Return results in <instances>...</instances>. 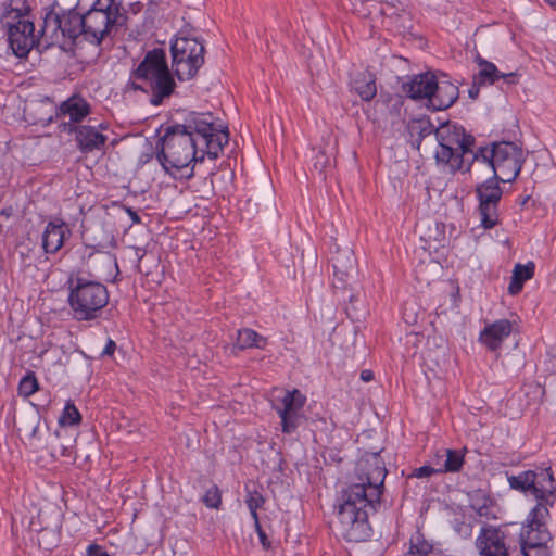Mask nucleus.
Wrapping results in <instances>:
<instances>
[{
  "label": "nucleus",
  "instance_id": "nucleus-1",
  "mask_svg": "<svg viewBox=\"0 0 556 556\" xmlns=\"http://www.w3.org/2000/svg\"><path fill=\"white\" fill-rule=\"evenodd\" d=\"M359 482L342 490L338 505L339 531L348 542H364L372 534L369 516L381 505L387 476L379 453H371L359 463Z\"/></svg>",
  "mask_w": 556,
  "mask_h": 556
},
{
  "label": "nucleus",
  "instance_id": "nucleus-2",
  "mask_svg": "<svg viewBox=\"0 0 556 556\" xmlns=\"http://www.w3.org/2000/svg\"><path fill=\"white\" fill-rule=\"evenodd\" d=\"M174 74L167 64L165 50L154 48L130 72L127 87L132 91H141L153 106L162 105L176 89Z\"/></svg>",
  "mask_w": 556,
  "mask_h": 556
},
{
  "label": "nucleus",
  "instance_id": "nucleus-3",
  "mask_svg": "<svg viewBox=\"0 0 556 556\" xmlns=\"http://www.w3.org/2000/svg\"><path fill=\"white\" fill-rule=\"evenodd\" d=\"M194 140L187 130L177 125L168 126L165 129L164 135L156 143V160L165 172L189 169L186 177L193 176L195 165L203 162L197 160L201 156V151Z\"/></svg>",
  "mask_w": 556,
  "mask_h": 556
},
{
  "label": "nucleus",
  "instance_id": "nucleus-4",
  "mask_svg": "<svg viewBox=\"0 0 556 556\" xmlns=\"http://www.w3.org/2000/svg\"><path fill=\"white\" fill-rule=\"evenodd\" d=\"M0 22L5 28L8 43L18 59L27 58L35 46H39L34 22L29 20L30 8L25 0H8L1 3Z\"/></svg>",
  "mask_w": 556,
  "mask_h": 556
},
{
  "label": "nucleus",
  "instance_id": "nucleus-5",
  "mask_svg": "<svg viewBox=\"0 0 556 556\" xmlns=\"http://www.w3.org/2000/svg\"><path fill=\"white\" fill-rule=\"evenodd\" d=\"M67 302L72 316L77 321L97 319L109 303V291L103 283L86 277L78 271L67 280Z\"/></svg>",
  "mask_w": 556,
  "mask_h": 556
},
{
  "label": "nucleus",
  "instance_id": "nucleus-6",
  "mask_svg": "<svg viewBox=\"0 0 556 556\" xmlns=\"http://www.w3.org/2000/svg\"><path fill=\"white\" fill-rule=\"evenodd\" d=\"M438 149L435 150V161L438 164L447 166L451 173L466 170L472 157L475 137L466 132L465 128L451 122L441 123L435 129Z\"/></svg>",
  "mask_w": 556,
  "mask_h": 556
},
{
  "label": "nucleus",
  "instance_id": "nucleus-7",
  "mask_svg": "<svg viewBox=\"0 0 556 556\" xmlns=\"http://www.w3.org/2000/svg\"><path fill=\"white\" fill-rule=\"evenodd\" d=\"M176 125L195 139L201 151V156L198 159L200 161H204L205 156L216 160L229 140L227 126L211 112H189L184 123Z\"/></svg>",
  "mask_w": 556,
  "mask_h": 556
},
{
  "label": "nucleus",
  "instance_id": "nucleus-8",
  "mask_svg": "<svg viewBox=\"0 0 556 556\" xmlns=\"http://www.w3.org/2000/svg\"><path fill=\"white\" fill-rule=\"evenodd\" d=\"M482 162L491 166L493 177L500 178L502 182L514 181L526 161V154L520 146L510 141L493 142L491 147H480L466 167L469 170L472 163Z\"/></svg>",
  "mask_w": 556,
  "mask_h": 556
},
{
  "label": "nucleus",
  "instance_id": "nucleus-9",
  "mask_svg": "<svg viewBox=\"0 0 556 556\" xmlns=\"http://www.w3.org/2000/svg\"><path fill=\"white\" fill-rule=\"evenodd\" d=\"M127 17L115 0H97L84 14L85 41L100 46L106 36L125 25Z\"/></svg>",
  "mask_w": 556,
  "mask_h": 556
},
{
  "label": "nucleus",
  "instance_id": "nucleus-10",
  "mask_svg": "<svg viewBox=\"0 0 556 556\" xmlns=\"http://www.w3.org/2000/svg\"><path fill=\"white\" fill-rule=\"evenodd\" d=\"M509 488L532 497L542 506H554L556 501V482L549 467L521 471L517 475L506 473Z\"/></svg>",
  "mask_w": 556,
  "mask_h": 556
},
{
  "label": "nucleus",
  "instance_id": "nucleus-11",
  "mask_svg": "<svg viewBox=\"0 0 556 556\" xmlns=\"http://www.w3.org/2000/svg\"><path fill=\"white\" fill-rule=\"evenodd\" d=\"M172 72L179 81L193 79L205 60L203 40L178 35L170 41Z\"/></svg>",
  "mask_w": 556,
  "mask_h": 556
},
{
  "label": "nucleus",
  "instance_id": "nucleus-12",
  "mask_svg": "<svg viewBox=\"0 0 556 556\" xmlns=\"http://www.w3.org/2000/svg\"><path fill=\"white\" fill-rule=\"evenodd\" d=\"M500 181V178L492 176L476 188L481 225L485 229H492L500 224L498 205L503 195V190L498 185Z\"/></svg>",
  "mask_w": 556,
  "mask_h": 556
},
{
  "label": "nucleus",
  "instance_id": "nucleus-13",
  "mask_svg": "<svg viewBox=\"0 0 556 556\" xmlns=\"http://www.w3.org/2000/svg\"><path fill=\"white\" fill-rule=\"evenodd\" d=\"M552 506L535 505L527 517V523L520 528L519 545H529L530 547L546 546L552 540V535L546 527V520L549 517Z\"/></svg>",
  "mask_w": 556,
  "mask_h": 556
},
{
  "label": "nucleus",
  "instance_id": "nucleus-14",
  "mask_svg": "<svg viewBox=\"0 0 556 556\" xmlns=\"http://www.w3.org/2000/svg\"><path fill=\"white\" fill-rule=\"evenodd\" d=\"M480 556H511L516 546H511L507 526L484 525L476 539Z\"/></svg>",
  "mask_w": 556,
  "mask_h": 556
},
{
  "label": "nucleus",
  "instance_id": "nucleus-15",
  "mask_svg": "<svg viewBox=\"0 0 556 556\" xmlns=\"http://www.w3.org/2000/svg\"><path fill=\"white\" fill-rule=\"evenodd\" d=\"M305 402L306 396L300 390L293 389L287 391L283 397L273 405L281 419V431L283 433H292L299 428Z\"/></svg>",
  "mask_w": 556,
  "mask_h": 556
},
{
  "label": "nucleus",
  "instance_id": "nucleus-16",
  "mask_svg": "<svg viewBox=\"0 0 556 556\" xmlns=\"http://www.w3.org/2000/svg\"><path fill=\"white\" fill-rule=\"evenodd\" d=\"M89 113V103L83 97L74 94L60 104L56 118L63 119L61 126L64 131L73 132L76 127L73 124L80 123Z\"/></svg>",
  "mask_w": 556,
  "mask_h": 556
},
{
  "label": "nucleus",
  "instance_id": "nucleus-17",
  "mask_svg": "<svg viewBox=\"0 0 556 556\" xmlns=\"http://www.w3.org/2000/svg\"><path fill=\"white\" fill-rule=\"evenodd\" d=\"M458 97V87L448 79L446 74L439 73L427 106L433 111L446 110L457 101Z\"/></svg>",
  "mask_w": 556,
  "mask_h": 556
},
{
  "label": "nucleus",
  "instance_id": "nucleus-18",
  "mask_svg": "<svg viewBox=\"0 0 556 556\" xmlns=\"http://www.w3.org/2000/svg\"><path fill=\"white\" fill-rule=\"evenodd\" d=\"M71 236L68 225L62 218H53L43 230L41 245L47 254H54L61 250L64 241Z\"/></svg>",
  "mask_w": 556,
  "mask_h": 556
},
{
  "label": "nucleus",
  "instance_id": "nucleus-19",
  "mask_svg": "<svg viewBox=\"0 0 556 556\" xmlns=\"http://www.w3.org/2000/svg\"><path fill=\"white\" fill-rule=\"evenodd\" d=\"M439 73L426 72L413 75L402 85L403 92L414 100H429Z\"/></svg>",
  "mask_w": 556,
  "mask_h": 556
},
{
  "label": "nucleus",
  "instance_id": "nucleus-20",
  "mask_svg": "<svg viewBox=\"0 0 556 556\" xmlns=\"http://www.w3.org/2000/svg\"><path fill=\"white\" fill-rule=\"evenodd\" d=\"M513 325L508 319H500L488 324L479 336V341L490 351H496L501 348L503 341L510 336Z\"/></svg>",
  "mask_w": 556,
  "mask_h": 556
},
{
  "label": "nucleus",
  "instance_id": "nucleus-21",
  "mask_svg": "<svg viewBox=\"0 0 556 556\" xmlns=\"http://www.w3.org/2000/svg\"><path fill=\"white\" fill-rule=\"evenodd\" d=\"M331 264L333 268V287L337 289H345L348 280L355 267L353 253L349 250L338 252L332 256Z\"/></svg>",
  "mask_w": 556,
  "mask_h": 556
},
{
  "label": "nucleus",
  "instance_id": "nucleus-22",
  "mask_svg": "<svg viewBox=\"0 0 556 556\" xmlns=\"http://www.w3.org/2000/svg\"><path fill=\"white\" fill-rule=\"evenodd\" d=\"M37 36L39 45L42 42L48 47L60 43L64 39L62 31V17L60 14L53 11L47 13L39 30V35Z\"/></svg>",
  "mask_w": 556,
  "mask_h": 556
},
{
  "label": "nucleus",
  "instance_id": "nucleus-23",
  "mask_svg": "<svg viewBox=\"0 0 556 556\" xmlns=\"http://www.w3.org/2000/svg\"><path fill=\"white\" fill-rule=\"evenodd\" d=\"M76 134V142L79 150L89 153L93 150H100L104 147L108 137L97 130L93 126H77L74 131Z\"/></svg>",
  "mask_w": 556,
  "mask_h": 556
},
{
  "label": "nucleus",
  "instance_id": "nucleus-24",
  "mask_svg": "<svg viewBox=\"0 0 556 556\" xmlns=\"http://www.w3.org/2000/svg\"><path fill=\"white\" fill-rule=\"evenodd\" d=\"M350 86L364 101H370L377 94L376 77L369 71L353 72Z\"/></svg>",
  "mask_w": 556,
  "mask_h": 556
},
{
  "label": "nucleus",
  "instance_id": "nucleus-25",
  "mask_svg": "<svg viewBox=\"0 0 556 556\" xmlns=\"http://www.w3.org/2000/svg\"><path fill=\"white\" fill-rule=\"evenodd\" d=\"M62 17V31L64 38H68L73 43L79 38L85 40V21L84 14L71 10L60 15Z\"/></svg>",
  "mask_w": 556,
  "mask_h": 556
},
{
  "label": "nucleus",
  "instance_id": "nucleus-26",
  "mask_svg": "<svg viewBox=\"0 0 556 556\" xmlns=\"http://www.w3.org/2000/svg\"><path fill=\"white\" fill-rule=\"evenodd\" d=\"M534 270L535 265L531 261L527 264L517 263L513 269V275L508 286V293L510 295H517L520 293L523 288V283L534 276Z\"/></svg>",
  "mask_w": 556,
  "mask_h": 556
},
{
  "label": "nucleus",
  "instance_id": "nucleus-27",
  "mask_svg": "<svg viewBox=\"0 0 556 556\" xmlns=\"http://www.w3.org/2000/svg\"><path fill=\"white\" fill-rule=\"evenodd\" d=\"M267 343V338L261 336L258 332L251 328H243L237 332V340L233 349H238L240 351L247 349L264 350Z\"/></svg>",
  "mask_w": 556,
  "mask_h": 556
},
{
  "label": "nucleus",
  "instance_id": "nucleus-28",
  "mask_svg": "<svg viewBox=\"0 0 556 556\" xmlns=\"http://www.w3.org/2000/svg\"><path fill=\"white\" fill-rule=\"evenodd\" d=\"M485 66L481 67L479 72L473 76L475 81L480 85H492L500 78H504L507 83L514 84L516 81V74H503L501 73L494 63L484 62Z\"/></svg>",
  "mask_w": 556,
  "mask_h": 556
},
{
  "label": "nucleus",
  "instance_id": "nucleus-29",
  "mask_svg": "<svg viewBox=\"0 0 556 556\" xmlns=\"http://www.w3.org/2000/svg\"><path fill=\"white\" fill-rule=\"evenodd\" d=\"M435 127L429 117L422 116L420 118L412 119L408 123L407 129L412 137L417 136L416 140L413 142V147L416 149L420 148L421 141L430 136L431 134L435 135Z\"/></svg>",
  "mask_w": 556,
  "mask_h": 556
},
{
  "label": "nucleus",
  "instance_id": "nucleus-30",
  "mask_svg": "<svg viewBox=\"0 0 556 556\" xmlns=\"http://www.w3.org/2000/svg\"><path fill=\"white\" fill-rule=\"evenodd\" d=\"M437 457L445 458L439 466L440 473L458 472L464 466L465 455L462 451L445 448L437 452Z\"/></svg>",
  "mask_w": 556,
  "mask_h": 556
},
{
  "label": "nucleus",
  "instance_id": "nucleus-31",
  "mask_svg": "<svg viewBox=\"0 0 556 556\" xmlns=\"http://www.w3.org/2000/svg\"><path fill=\"white\" fill-rule=\"evenodd\" d=\"M470 508L488 520L496 518V507L492 498L485 495L471 498Z\"/></svg>",
  "mask_w": 556,
  "mask_h": 556
},
{
  "label": "nucleus",
  "instance_id": "nucleus-32",
  "mask_svg": "<svg viewBox=\"0 0 556 556\" xmlns=\"http://www.w3.org/2000/svg\"><path fill=\"white\" fill-rule=\"evenodd\" d=\"M432 552L430 545L421 534L416 533L409 541V548L403 556H429Z\"/></svg>",
  "mask_w": 556,
  "mask_h": 556
},
{
  "label": "nucleus",
  "instance_id": "nucleus-33",
  "mask_svg": "<svg viewBox=\"0 0 556 556\" xmlns=\"http://www.w3.org/2000/svg\"><path fill=\"white\" fill-rule=\"evenodd\" d=\"M81 415L73 402L68 401L59 418L61 426H75L80 424Z\"/></svg>",
  "mask_w": 556,
  "mask_h": 556
},
{
  "label": "nucleus",
  "instance_id": "nucleus-34",
  "mask_svg": "<svg viewBox=\"0 0 556 556\" xmlns=\"http://www.w3.org/2000/svg\"><path fill=\"white\" fill-rule=\"evenodd\" d=\"M454 531L463 539H468L472 535L473 525L470 519L465 515L457 516L452 520Z\"/></svg>",
  "mask_w": 556,
  "mask_h": 556
},
{
  "label": "nucleus",
  "instance_id": "nucleus-35",
  "mask_svg": "<svg viewBox=\"0 0 556 556\" xmlns=\"http://www.w3.org/2000/svg\"><path fill=\"white\" fill-rule=\"evenodd\" d=\"M39 389V383L34 371L27 372L18 384V392L21 395L30 396Z\"/></svg>",
  "mask_w": 556,
  "mask_h": 556
},
{
  "label": "nucleus",
  "instance_id": "nucleus-36",
  "mask_svg": "<svg viewBox=\"0 0 556 556\" xmlns=\"http://www.w3.org/2000/svg\"><path fill=\"white\" fill-rule=\"evenodd\" d=\"M203 503L210 508H219L222 504V494L217 485H213L206 490L203 496Z\"/></svg>",
  "mask_w": 556,
  "mask_h": 556
},
{
  "label": "nucleus",
  "instance_id": "nucleus-37",
  "mask_svg": "<svg viewBox=\"0 0 556 556\" xmlns=\"http://www.w3.org/2000/svg\"><path fill=\"white\" fill-rule=\"evenodd\" d=\"M245 491L247 495L244 502L249 509H258L263 507L265 498L261 492L257 490H250L248 486L245 488Z\"/></svg>",
  "mask_w": 556,
  "mask_h": 556
},
{
  "label": "nucleus",
  "instance_id": "nucleus-38",
  "mask_svg": "<svg viewBox=\"0 0 556 556\" xmlns=\"http://www.w3.org/2000/svg\"><path fill=\"white\" fill-rule=\"evenodd\" d=\"M330 164L329 157L323 151H318L314 156L313 167L319 175H323Z\"/></svg>",
  "mask_w": 556,
  "mask_h": 556
},
{
  "label": "nucleus",
  "instance_id": "nucleus-39",
  "mask_svg": "<svg viewBox=\"0 0 556 556\" xmlns=\"http://www.w3.org/2000/svg\"><path fill=\"white\" fill-rule=\"evenodd\" d=\"M432 475H441L439 471V467H432L430 465H424L421 467L415 468L410 475L414 478H428Z\"/></svg>",
  "mask_w": 556,
  "mask_h": 556
},
{
  "label": "nucleus",
  "instance_id": "nucleus-40",
  "mask_svg": "<svg viewBox=\"0 0 556 556\" xmlns=\"http://www.w3.org/2000/svg\"><path fill=\"white\" fill-rule=\"evenodd\" d=\"M521 553L523 556H547V548L546 546H540V547H530L529 545H521L520 546Z\"/></svg>",
  "mask_w": 556,
  "mask_h": 556
},
{
  "label": "nucleus",
  "instance_id": "nucleus-41",
  "mask_svg": "<svg viewBox=\"0 0 556 556\" xmlns=\"http://www.w3.org/2000/svg\"><path fill=\"white\" fill-rule=\"evenodd\" d=\"M255 531L258 535L260 542L264 549H269L271 547V542L269 541L267 534L265 533L264 529L262 528L261 523H257L254 526Z\"/></svg>",
  "mask_w": 556,
  "mask_h": 556
},
{
  "label": "nucleus",
  "instance_id": "nucleus-42",
  "mask_svg": "<svg viewBox=\"0 0 556 556\" xmlns=\"http://www.w3.org/2000/svg\"><path fill=\"white\" fill-rule=\"evenodd\" d=\"M86 556H112L101 545L96 543L88 545Z\"/></svg>",
  "mask_w": 556,
  "mask_h": 556
},
{
  "label": "nucleus",
  "instance_id": "nucleus-43",
  "mask_svg": "<svg viewBox=\"0 0 556 556\" xmlns=\"http://www.w3.org/2000/svg\"><path fill=\"white\" fill-rule=\"evenodd\" d=\"M116 343L112 339H108V342L101 352V356H112L115 352Z\"/></svg>",
  "mask_w": 556,
  "mask_h": 556
},
{
  "label": "nucleus",
  "instance_id": "nucleus-44",
  "mask_svg": "<svg viewBox=\"0 0 556 556\" xmlns=\"http://www.w3.org/2000/svg\"><path fill=\"white\" fill-rule=\"evenodd\" d=\"M482 85L478 84L477 81H472L471 87L468 90V96L470 99L476 100L479 97L480 87Z\"/></svg>",
  "mask_w": 556,
  "mask_h": 556
},
{
  "label": "nucleus",
  "instance_id": "nucleus-45",
  "mask_svg": "<svg viewBox=\"0 0 556 556\" xmlns=\"http://www.w3.org/2000/svg\"><path fill=\"white\" fill-rule=\"evenodd\" d=\"M361 379L364 382H369L374 379V372L369 369H364L361 371Z\"/></svg>",
  "mask_w": 556,
  "mask_h": 556
},
{
  "label": "nucleus",
  "instance_id": "nucleus-46",
  "mask_svg": "<svg viewBox=\"0 0 556 556\" xmlns=\"http://www.w3.org/2000/svg\"><path fill=\"white\" fill-rule=\"evenodd\" d=\"M127 212L134 223H136V224L140 223L139 215L132 208H127Z\"/></svg>",
  "mask_w": 556,
  "mask_h": 556
},
{
  "label": "nucleus",
  "instance_id": "nucleus-47",
  "mask_svg": "<svg viewBox=\"0 0 556 556\" xmlns=\"http://www.w3.org/2000/svg\"><path fill=\"white\" fill-rule=\"evenodd\" d=\"M444 459H445V458H441V457H439V458H438V457H437V453H435V454H434V456H433V457H432V459H431V464H432L431 466H432V467H439L440 465H442V463H443V460H444Z\"/></svg>",
  "mask_w": 556,
  "mask_h": 556
},
{
  "label": "nucleus",
  "instance_id": "nucleus-48",
  "mask_svg": "<svg viewBox=\"0 0 556 556\" xmlns=\"http://www.w3.org/2000/svg\"><path fill=\"white\" fill-rule=\"evenodd\" d=\"M250 510V514H251V517L254 521V526L257 525V523H261L260 522V518H258V514H257V509H249Z\"/></svg>",
  "mask_w": 556,
  "mask_h": 556
},
{
  "label": "nucleus",
  "instance_id": "nucleus-49",
  "mask_svg": "<svg viewBox=\"0 0 556 556\" xmlns=\"http://www.w3.org/2000/svg\"><path fill=\"white\" fill-rule=\"evenodd\" d=\"M93 253L94 252L91 247H89V245L84 247L83 256L87 255L88 257H91L93 255Z\"/></svg>",
  "mask_w": 556,
  "mask_h": 556
},
{
  "label": "nucleus",
  "instance_id": "nucleus-50",
  "mask_svg": "<svg viewBox=\"0 0 556 556\" xmlns=\"http://www.w3.org/2000/svg\"><path fill=\"white\" fill-rule=\"evenodd\" d=\"M476 61L480 68L485 66V64H483L484 62H488L485 59L481 58L480 55L477 56Z\"/></svg>",
  "mask_w": 556,
  "mask_h": 556
},
{
  "label": "nucleus",
  "instance_id": "nucleus-51",
  "mask_svg": "<svg viewBox=\"0 0 556 556\" xmlns=\"http://www.w3.org/2000/svg\"><path fill=\"white\" fill-rule=\"evenodd\" d=\"M549 3H551L552 5H556V0H555V1H549Z\"/></svg>",
  "mask_w": 556,
  "mask_h": 556
}]
</instances>
